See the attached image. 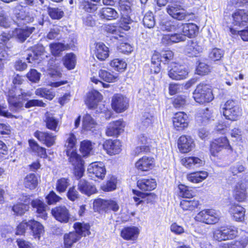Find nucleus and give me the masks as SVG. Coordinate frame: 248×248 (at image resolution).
Segmentation results:
<instances>
[{"label":"nucleus","mask_w":248,"mask_h":248,"mask_svg":"<svg viewBox=\"0 0 248 248\" xmlns=\"http://www.w3.org/2000/svg\"><path fill=\"white\" fill-rule=\"evenodd\" d=\"M224 148L231 149L228 139L225 137L216 139L211 143V154L212 155L216 156L217 154Z\"/></svg>","instance_id":"nucleus-10"},{"label":"nucleus","mask_w":248,"mask_h":248,"mask_svg":"<svg viewBox=\"0 0 248 248\" xmlns=\"http://www.w3.org/2000/svg\"><path fill=\"white\" fill-rule=\"evenodd\" d=\"M133 193L134 195L133 199L137 206L143 205L144 202L153 203L156 199V195L153 193H145L136 190H133Z\"/></svg>","instance_id":"nucleus-8"},{"label":"nucleus","mask_w":248,"mask_h":248,"mask_svg":"<svg viewBox=\"0 0 248 248\" xmlns=\"http://www.w3.org/2000/svg\"><path fill=\"white\" fill-rule=\"evenodd\" d=\"M96 124L91 116L86 114L83 117V127L86 130H93L95 128Z\"/></svg>","instance_id":"nucleus-48"},{"label":"nucleus","mask_w":248,"mask_h":248,"mask_svg":"<svg viewBox=\"0 0 248 248\" xmlns=\"http://www.w3.org/2000/svg\"><path fill=\"white\" fill-rule=\"evenodd\" d=\"M188 72L185 66L176 63L170 65L168 67V76L173 80H183L186 78Z\"/></svg>","instance_id":"nucleus-7"},{"label":"nucleus","mask_w":248,"mask_h":248,"mask_svg":"<svg viewBox=\"0 0 248 248\" xmlns=\"http://www.w3.org/2000/svg\"><path fill=\"white\" fill-rule=\"evenodd\" d=\"M75 232H70L64 236L65 247L70 248L74 243L79 240L83 236L90 234V226L87 223L76 222L74 225Z\"/></svg>","instance_id":"nucleus-2"},{"label":"nucleus","mask_w":248,"mask_h":248,"mask_svg":"<svg viewBox=\"0 0 248 248\" xmlns=\"http://www.w3.org/2000/svg\"><path fill=\"white\" fill-rule=\"evenodd\" d=\"M49 48L51 53L54 56L59 55L62 51L69 48L68 45H64L61 43H52L49 45Z\"/></svg>","instance_id":"nucleus-44"},{"label":"nucleus","mask_w":248,"mask_h":248,"mask_svg":"<svg viewBox=\"0 0 248 248\" xmlns=\"http://www.w3.org/2000/svg\"><path fill=\"white\" fill-rule=\"evenodd\" d=\"M78 189L82 194L90 196L96 192V189L94 185L84 180H80L78 184Z\"/></svg>","instance_id":"nucleus-26"},{"label":"nucleus","mask_w":248,"mask_h":248,"mask_svg":"<svg viewBox=\"0 0 248 248\" xmlns=\"http://www.w3.org/2000/svg\"><path fill=\"white\" fill-rule=\"evenodd\" d=\"M132 3L129 0H121L119 2L121 16H130Z\"/></svg>","instance_id":"nucleus-42"},{"label":"nucleus","mask_w":248,"mask_h":248,"mask_svg":"<svg viewBox=\"0 0 248 248\" xmlns=\"http://www.w3.org/2000/svg\"><path fill=\"white\" fill-rule=\"evenodd\" d=\"M208 176V172L205 171H199L190 173L187 175V180L193 183L202 182Z\"/></svg>","instance_id":"nucleus-37"},{"label":"nucleus","mask_w":248,"mask_h":248,"mask_svg":"<svg viewBox=\"0 0 248 248\" xmlns=\"http://www.w3.org/2000/svg\"><path fill=\"white\" fill-rule=\"evenodd\" d=\"M34 136L47 147H50L55 143V137L49 132L36 131Z\"/></svg>","instance_id":"nucleus-20"},{"label":"nucleus","mask_w":248,"mask_h":248,"mask_svg":"<svg viewBox=\"0 0 248 248\" xmlns=\"http://www.w3.org/2000/svg\"><path fill=\"white\" fill-rule=\"evenodd\" d=\"M36 95L40 96L49 100H52L55 96V93L51 90L45 88H39L35 90Z\"/></svg>","instance_id":"nucleus-56"},{"label":"nucleus","mask_w":248,"mask_h":248,"mask_svg":"<svg viewBox=\"0 0 248 248\" xmlns=\"http://www.w3.org/2000/svg\"><path fill=\"white\" fill-rule=\"evenodd\" d=\"M160 29L167 32H179L182 23L175 20L162 21L160 24Z\"/></svg>","instance_id":"nucleus-24"},{"label":"nucleus","mask_w":248,"mask_h":248,"mask_svg":"<svg viewBox=\"0 0 248 248\" xmlns=\"http://www.w3.org/2000/svg\"><path fill=\"white\" fill-rule=\"evenodd\" d=\"M187 115L183 112L176 113L173 118V125L175 127L184 128L188 125Z\"/></svg>","instance_id":"nucleus-33"},{"label":"nucleus","mask_w":248,"mask_h":248,"mask_svg":"<svg viewBox=\"0 0 248 248\" xmlns=\"http://www.w3.org/2000/svg\"><path fill=\"white\" fill-rule=\"evenodd\" d=\"M178 146L181 152L186 153L191 151L195 146V144L190 137L183 135L178 140Z\"/></svg>","instance_id":"nucleus-15"},{"label":"nucleus","mask_w":248,"mask_h":248,"mask_svg":"<svg viewBox=\"0 0 248 248\" xmlns=\"http://www.w3.org/2000/svg\"><path fill=\"white\" fill-rule=\"evenodd\" d=\"M182 26L179 32H181L186 37L187 36L189 38L193 37L198 31V27L193 23H182Z\"/></svg>","instance_id":"nucleus-28"},{"label":"nucleus","mask_w":248,"mask_h":248,"mask_svg":"<svg viewBox=\"0 0 248 248\" xmlns=\"http://www.w3.org/2000/svg\"><path fill=\"white\" fill-rule=\"evenodd\" d=\"M154 141L148 137L146 134H140L138 137V143L140 145L143 146H148V148L150 149V147L153 146Z\"/></svg>","instance_id":"nucleus-52"},{"label":"nucleus","mask_w":248,"mask_h":248,"mask_svg":"<svg viewBox=\"0 0 248 248\" xmlns=\"http://www.w3.org/2000/svg\"><path fill=\"white\" fill-rule=\"evenodd\" d=\"M245 170V167L239 162L232 165L229 169L231 174L234 176H238Z\"/></svg>","instance_id":"nucleus-63"},{"label":"nucleus","mask_w":248,"mask_h":248,"mask_svg":"<svg viewBox=\"0 0 248 248\" xmlns=\"http://www.w3.org/2000/svg\"><path fill=\"white\" fill-rule=\"evenodd\" d=\"M137 186L141 190L151 191L156 187V182L154 179L143 178L138 181Z\"/></svg>","instance_id":"nucleus-29"},{"label":"nucleus","mask_w":248,"mask_h":248,"mask_svg":"<svg viewBox=\"0 0 248 248\" xmlns=\"http://www.w3.org/2000/svg\"><path fill=\"white\" fill-rule=\"evenodd\" d=\"M93 150V145L89 140H83L80 143V151L83 156L89 155Z\"/></svg>","instance_id":"nucleus-55"},{"label":"nucleus","mask_w":248,"mask_h":248,"mask_svg":"<svg viewBox=\"0 0 248 248\" xmlns=\"http://www.w3.org/2000/svg\"><path fill=\"white\" fill-rule=\"evenodd\" d=\"M11 21L5 11L0 7V26L4 28L10 27Z\"/></svg>","instance_id":"nucleus-57"},{"label":"nucleus","mask_w":248,"mask_h":248,"mask_svg":"<svg viewBox=\"0 0 248 248\" xmlns=\"http://www.w3.org/2000/svg\"><path fill=\"white\" fill-rule=\"evenodd\" d=\"M51 213L55 218L62 223H67L70 218L68 209L64 206H60L53 208Z\"/></svg>","instance_id":"nucleus-13"},{"label":"nucleus","mask_w":248,"mask_h":248,"mask_svg":"<svg viewBox=\"0 0 248 248\" xmlns=\"http://www.w3.org/2000/svg\"><path fill=\"white\" fill-rule=\"evenodd\" d=\"M93 53L98 60L103 61L108 57L109 50L104 43H97L95 45Z\"/></svg>","instance_id":"nucleus-22"},{"label":"nucleus","mask_w":248,"mask_h":248,"mask_svg":"<svg viewBox=\"0 0 248 248\" xmlns=\"http://www.w3.org/2000/svg\"><path fill=\"white\" fill-rule=\"evenodd\" d=\"M219 216L214 209H206L200 212L195 217L196 220L208 224H213L218 222Z\"/></svg>","instance_id":"nucleus-6"},{"label":"nucleus","mask_w":248,"mask_h":248,"mask_svg":"<svg viewBox=\"0 0 248 248\" xmlns=\"http://www.w3.org/2000/svg\"><path fill=\"white\" fill-rule=\"evenodd\" d=\"M34 17V15L32 10L29 9H22L16 14L14 22L18 27H22L27 23L32 22ZM35 30L33 27L16 28L12 31V36L20 42H24Z\"/></svg>","instance_id":"nucleus-1"},{"label":"nucleus","mask_w":248,"mask_h":248,"mask_svg":"<svg viewBox=\"0 0 248 248\" xmlns=\"http://www.w3.org/2000/svg\"><path fill=\"white\" fill-rule=\"evenodd\" d=\"M223 114L227 119L236 121L241 116L242 109L239 107H235L233 109L223 111Z\"/></svg>","instance_id":"nucleus-39"},{"label":"nucleus","mask_w":248,"mask_h":248,"mask_svg":"<svg viewBox=\"0 0 248 248\" xmlns=\"http://www.w3.org/2000/svg\"><path fill=\"white\" fill-rule=\"evenodd\" d=\"M183 164L187 168L194 169L202 166L204 162L197 157H188L183 160Z\"/></svg>","instance_id":"nucleus-38"},{"label":"nucleus","mask_w":248,"mask_h":248,"mask_svg":"<svg viewBox=\"0 0 248 248\" xmlns=\"http://www.w3.org/2000/svg\"><path fill=\"white\" fill-rule=\"evenodd\" d=\"M232 24L240 28L245 27L248 24V12L245 10H238L232 15Z\"/></svg>","instance_id":"nucleus-12"},{"label":"nucleus","mask_w":248,"mask_h":248,"mask_svg":"<svg viewBox=\"0 0 248 248\" xmlns=\"http://www.w3.org/2000/svg\"><path fill=\"white\" fill-rule=\"evenodd\" d=\"M31 204L32 207L36 209L39 217L44 219H46V208L47 206L42 201L38 199H35L32 201Z\"/></svg>","instance_id":"nucleus-34"},{"label":"nucleus","mask_w":248,"mask_h":248,"mask_svg":"<svg viewBox=\"0 0 248 248\" xmlns=\"http://www.w3.org/2000/svg\"><path fill=\"white\" fill-rule=\"evenodd\" d=\"M202 47L196 42L190 41L186 45L185 51L189 57H196L202 51Z\"/></svg>","instance_id":"nucleus-36"},{"label":"nucleus","mask_w":248,"mask_h":248,"mask_svg":"<svg viewBox=\"0 0 248 248\" xmlns=\"http://www.w3.org/2000/svg\"><path fill=\"white\" fill-rule=\"evenodd\" d=\"M99 15L101 18L107 20L116 19L119 17L118 12L111 7H104L99 11Z\"/></svg>","instance_id":"nucleus-30"},{"label":"nucleus","mask_w":248,"mask_h":248,"mask_svg":"<svg viewBox=\"0 0 248 248\" xmlns=\"http://www.w3.org/2000/svg\"><path fill=\"white\" fill-rule=\"evenodd\" d=\"M248 243L247 237L242 238L239 241H234L231 243H224L222 247L223 248H245Z\"/></svg>","instance_id":"nucleus-43"},{"label":"nucleus","mask_w":248,"mask_h":248,"mask_svg":"<svg viewBox=\"0 0 248 248\" xmlns=\"http://www.w3.org/2000/svg\"><path fill=\"white\" fill-rule=\"evenodd\" d=\"M69 163L73 166L74 173L78 179L80 178L84 172V162L80 155L75 150H66Z\"/></svg>","instance_id":"nucleus-4"},{"label":"nucleus","mask_w":248,"mask_h":248,"mask_svg":"<svg viewBox=\"0 0 248 248\" xmlns=\"http://www.w3.org/2000/svg\"><path fill=\"white\" fill-rule=\"evenodd\" d=\"M233 195L238 202L244 201L247 197V186L242 181L237 182L233 187Z\"/></svg>","instance_id":"nucleus-16"},{"label":"nucleus","mask_w":248,"mask_h":248,"mask_svg":"<svg viewBox=\"0 0 248 248\" xmlns=\"http://www.w3.org/2000/svg\"><path fill=\"white\" fill-rule=\"evenodd\" d=\"M128 102V99L126 97L121 94H116L112 98L111 105L116 112L120 113L127 108Z\"/></svg>","instance_id":"nucleus-9"},{"label":"nucleus","mask_w":248,"mask_h":248,"mask_svg":"<svg viewBox=\"0 0 248 248\" xmlns=\"http://www.w3.org/2000/svg\"><path fill=\"white\" fill-rule=\"evenodd\" d=\"M44 121L47 128L55 132L59 130V121L52 114L46 113L45 115Z\"/></svg>","instance_id":"nucleus-32"},{"label":"nucleus","mask_w":248,"mask_h":248,"mask_svg":"<svg viewBox=\"0 0 248 248\" xmlns=\"http://www.w3.org/2000/svg\"><path fill=\"white\" fill-rule=\"evenodd\" d=\"M99 76L100 78L108 82H114L117 78L116 74L102 69L99 71Z\"/></svg>","instance_id":"nucleus-46"},{"label":"nucleus","mask_w":248,"mask_h":248,"mask_svg":"<svg viewBox=\"0 0 248 248\" xmlns=\"http://www.w3.org/2000/svg\"><path fill=\"white\" fill-rule=\"evenodd\" d=\"M124 125L121 120L109 124L106 129V134L108 136H117L124 131Z\"/></svg>","instance_id":"nucleus-19"},{"label":"nucleus","mask_w":248,"mask_h":248,"mask_svg":"<svg viewBox=\"0 0 248 248\" xmlns=\"http://www.w3.org/2000/svg\"><path fill=\"white\" fill-rule=\"evenodd\" d=\"M44 51V48L42 46H38L34 47L31 53L28 54L27 60L29 62H31L37 59L38 57L41 55Z\"/></svg>","instance_id":"nucleus-54"},{"label":"nucleus","mask_w":248,"mask_h":248,"mask_svg":"<svg viewBox=\"0 0 248 248\" xmlns=\"http://www.w3.org/2000/svg\"><path fill=\"white\" fill-rule=\"evenodd\" d=\"M186 37L181 32H173V33L164 34L163 35L161 42L166 45H170L173 43H177L184 41Z\"/></svg>","instance_id":"nucleus-21"},{"label":"nucleus","mask_w":248,"mask_h":248,"mask_svg":"<svg viewBox=\"0 0 248 248\" xmlns=\"http://www.w3.org/2000/svg\"><path fill=\"white\" fill-rule=\"evenodd\" d=\"M117 179L112 176L108 181L106 184L102 186V189L105 191H111L116 189Z\"/></svg>","instance_id":"nucleus-64"},{"label":"nucleus","mask_w":248,"mask_h":248,"mask_svg":"<svg viewBox=\"0 0 248 248\" xmlns=\"http://www.w3.org/2000/svg\"><path fill=\"white\" fill-rule=\"evenodd\" d=\"M103 148L109 155L119 154L121 151V143L117 140H108L103 144Z\"/></svg>","instance_id":"nucleus-18"},{"label":"nucleus","mask_w":248,"mask_h":248,"mask_svg":"<svg viewBox=\"0 0 248 248\" xmlns=\"http://www.w3.org/2000/svg\"><path fill=\"white\" fill-rule=\"evenodd\" d=\"M48 13L50 17L53 19H60L64 15L63 11L58 8H49Z\"/></svg>","instance_id":"nucleus-60"},{"label":"nucleus","mask_w":248,"mask_h":248,"mask_svg":"<svg viewBox=\"0 0 248 248\" xmlns=\"http://www.w3.org/2000/svg\"><path fill=\"white\" fill-rule=\"evenodd\" d=\"M70 185V180L68 178H62L56 182V188L59 193L64 192Z\"/></svg>","instance_id":"nucleus-51"},{"label":"nucleus","mask_w":248,"mask_h":248,"mask_svg":"<svg viewBox=\"0 0 248 248\" xmlns=\"http://www.w3.org/2000/svg\"><path fill=\"white\" fill-rule=\"evenodd\" d=\"M143 23L144 26L148 28H152L155 25V21L153 13L147 12L143 18Z\"/></svg>","instance_id":"nucleus-58"},{"label":"nucleus","mask_w":248,"mask_h":248,"mask_svg":"<svg viewBox=\"0 0 248 248\" xmlns=\"http://www.w3.org/2000/svg\"><path fill=\"white\" fill-rule=\"evenodd\" d=\"M23 183L26 188L33 189L38 185L37 177L34 173H30L25 177Z\"/></svg>","instance_id":"nucleus-40"},{"label":"nucleus","mask_w":248,"mask_h":248,"mask_svg":"<svg viewBox=\"0 0 248 248\" xmlns=\"http://www.w3.org/2000/svg\"><path fill=\"white\" fill-rule=\"evenodd\" d=\"M25 203H18L14 205L13 207V211L17 215H22L29 208V205L26 203L28 202L25 201Z\"/></svg>","instance_id":"nucleus-62"},{"label":"nucleus","mask_w":248,"mask_h":248,"mask_svg":"<svg viewBox=\"0 0 248 248\" xmlns=\"http://www.w3.org/2000/svg\"><path fill=\"white\" fill-rule=\"evenodd\" d=\"M110 64L118 71H123L126 68L127 65L125 61L119 59L113 60L111 61Z\"/></svg>","instance_id":"nucleus-59"},{"label":"nucleus","mask_w":248,"mask_h":248,"mask_svg":"<svg viewBox=\"0 0 248 248\" xmlns=\"http://www.w3.org/2000/svg\"><path fill=\"white\" fill-rule=\"evenodd\" d=\"M100 1V0H83L81 7L88 13H93L97 10V3Z\"/></svg>","instance_id":"nucleus-41"},{"label":"nucleus","mask_w":248,"mask_h":248,"mask_svg":"<svg viewBox=\"0 0 248 248\" xmlns=\"http://www.w3.org/2000/svg\"><path fill=\"white\" fill-rule=\"evenodd\" d=\"M224 56V51L218 48L211 49L208 54L209 58L214 62L220 61Z\"/></svg>","instance_id":"nucleus-50"},{"label":"nucleus","mask_w":248,"mask_h":248,"mask_svg":"<svg viewBox=\"0 0 248 248\" xmlns=\"http://www.w3.org/2000/svg\"><path fill=\"white\" fill-rule=\"evenodd\" d=\"M230 212L235 220L242 221L244 220L245 211L242 206L237 204H234L231 206Z\"/></svg>","instance_id":"nucleus-35"},{"label":"nucleus","mask_w":248,"mask_h":248,"mask_svg":"<svg viewBox=\"0 0 248 248\" xmlns=\"http://www.w3.org/2000/svg\"><path fill=\"white\" fill-rule=\"evenodd\" d=\"M66 140L65 143V146L66 147V150L72 151L74 150L77 143V138L75 134L73 133H70L65 135Z\"/></svg>","instance_id":"nucleus-53"},{"label":"nucleus","mask_w":248,"mask_h":248,"mask_svg":"<svg viewBox=\"0 0 248 248\" xmlns=\"http://www.w3.org/2000/svg\"><path fill=\"white\" fill-rule=\"evenodd\" d=\"M193 98L199 104L211 102L214 98L211 86L205 83H200L193 92Z\"/></svg>","instance_id":"nucleus-3"},{"label":"nucleus","mask_w":248,"mask_h":248,"mask_svg":"<svg viewBox=\"0 0 248 248\" xmlns=\"http://www.w3.org/2000/svg\"><path fill=\"white\" fill-rule=\"evenodd\" d=\"M154 164L153 158L144 156L136 162L135 166L139 170L148 171L153 167Z\"/></svg>","instance_id":"nucleus-27"},{"label":"nucleus","mask_w":248,"mask_h":248,"mask_svg":"<svg viewBox=\"0 0 248 248\" xmlns=\"http://www.w3.org/2000/svg\"><path fill=\"white\" fill-rule=\"evenodd\" d=\"M178 188L179 189V195L183 198H190L195 195L194 192L191 189L184 185H179Z\"/></svg>","instance_id":"nucleus-47"},{"label":"nucleus","mask_w":248,"mask_h":248,"mask_svg":"<svg viewBox=\"0 0 248 248\" xmlns=\"http://www.w3.org/2000/svg\"><path fill=\"white\" fill-rule=\"evenodd\" d=\"M63 64L68 69H73L76 65V56L73 53L67 54L63 59Z\"/></svg>","instance_id":"nucleus-49"},{"label":"nucleus","mask_w":248,"mask_h":248,"mask_svg":"<svg viewBox=\"0 0 248 248\" xmlns=\"http://www.w3.org/2000/svg\"><path fill=\"white\" fill-rule=\"evenodd\" d=\"M29 224L33 237L39 239L41 235L44 232L43 226L40 222L34 220H29Z\"/></svg>","instance_id":"nucleus-31"},{"label":"nucleus","mask_w":248,"mask_h":248,"mask_svg":"<svg viewBox=\"0 0 248 248\" xmlns=\"http://www.w3.org/2000/svg\"><path fill=\"white\" fill-rule=\"evenodd\" d=\"M88 170L89 173L101 179L105 177L106 173L105 165L102 162L92 163L89 165Z\"/></svg>","instance_id":"nucleus-17"},{"label":"nucleus","mask_w":248,"mask_h":248,"mask_svg":"<svg viewBox=\"0 0 248 248\" xmlns=\"http://www.w3.org/2000/svg\"><path fill=\"white\" fill-rule=\"evenodd\" d=\"M132 22V20L130 16H122L119 22V28L124 31H128L130 29V25Z\"/></svg>","instance_id":"nucleus-61"},{"label":"nucleus","mask_w":248,"mask_h":248,"mask_svg":"<svg viewBox=\"0 0 248 248\" xmlns=\"http://www.w3.org/2000/svg\"><path fill=\"white\" fill-rule=\"evenodd\" d=\"M140 232V229L136 226L126 227L122 230L121 236L126 240H135L138 238Z\"/></svg>","instance_id":"nucleus-23"},{"label":"nucleus","mask_w":248,"mask_h":248,"mask_svg":"<svg viewBox=\"0 0 248 248\" xmlns=\"http://www.w3.org/2000/svg\"><path fill=\"white\" fill-rule=\"evenodd\" d=\"M199 204L197 200H183L180 202V206L184 211H192L197 208Z\"/></svg>","instance_id":"nucleus-45"},{"label":"nucleus","mask_w":248,"mask_h":248,"mask_svg":"<svg viewBox=\"0 0 248 248\" xmlns=\"http://www.w3.org/2000/svg\"><path fill=\"white\" fill-rule=\"evenodd\" d=\"M182 6L177 4L168 5L167 10L168 13L173 18L178 20H183L186 18V17L193 15L192 13H188L181 11Z\"/></svg>","instance_id":"nucleus-11"},{"label":"nucleus","mask_w":248,"mask_h":248,"mask_svg":"<svg viewBox=\"0 0 248 248\" xmlns=\"http://www.w3.org/2000/svg\"><path fill=\"white\" fill-rule=\"evenodd\" d=\"M102 100V95L97 91L89 93L85 103L90 109L95 108L98 103Z\"/></svg>","instance_id":"nucleus-25"},{"label":"nucleus","mask_w":248,"mask_h":248,"mask_svg":"<svg viewBox=\"0 0 248 248\" xmlns=\"http://www.w3.org/2000/svg\"><path fill=\"white\" fill-rule=\"evenodd\" d=\"M94 207H96L99 210H107L111 209L113 211L116 212L119 209V206L117 202L113 200H104L102 199H98L95 200L93 202Z\"/></svg>","instance_id":"nucleus-14"},{"label":"nucleus","mask_w":248,"mask_h":248,"mask_svg":"<svg viewBox=\"0 0 248 248\" xmlns=\"http://www.w3.org/2000/svg\"><path fill=\"white\" fill-rule=\"evenodd\" d=\"M237 235L236 228L232 226H221L215 230L214 238L218 241L232 239Z\"/></svg>","instance_id":"nucleus-5"}]
</instances>
